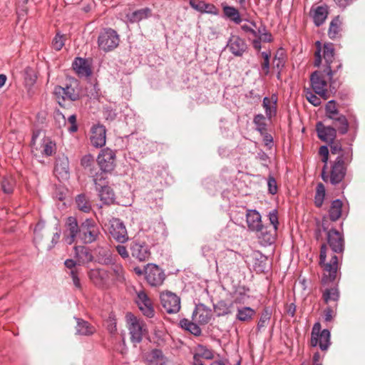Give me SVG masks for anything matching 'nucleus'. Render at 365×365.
<instances>
[{
  "instance_id": "obj_1",
  "label": "nucleus",
  "mask_w": 365,
  "mask_h": 365,
  "mask_svg": "<svg viewBox=\"0 0 365 365\" xmlns=\"http://www.w3.org/2000/svg\"><path fill=\"white\" fill-rule=\"evenodd\" d=\"M327 245H322L319 255V265L323 269L322 282L323 284L333 282L338 277H340V266L339 258L336 255H331L329 261L327 262Z\"/></svg>"
},
{
  "instance_id": "obj_2",
  "label": "nucleus",
  "mask_w": 365,
  "mask_h": 365,
  "mask_svg": "<svg viewBox=\"0 0 365 365\" xmlns=\"http://www.w3.org/2000/svg\"><path fill=\"white\" fill-rule=\"evenodd\" d=\"M352 158L353 153L350 149L345 150L343 155H338L331 164L330 174L327 175L328 178L325 182L329 180L334 185L341 182L346 175L347 165L351 162Z\"/></svg>"
},
{
  "instance_id": "obj_3",
  "label": "nucleus",
  "mask_w": 365,
  "mask_h": 365,
  "mask_svg": "<svg viewBox=\"0 0 365 365\" xmlns=\"http://www.w3.org/2000/svg\"><path fill=\"white\" fill-rule=\"evenodd\" d=\"M322 51L324 66L326 67L324 71L329 79L330 87L335 89L336 81L334 79V76L341 69L342 63L340 61H334V47L333 43H324Z\"/></svg>"
},
{
  "instance_id": "obj_4",
  "label": "nucleus",
  "mask_w": 365,
  "mask_h": 365,
  "mask_svg": "<svg viewBox=\"0 0 365 365\" xmlns=\"http://www.w3.org/2000/svg\"><path fill=\"white\" fill-rule=\"evenodd\" d=\"M126 319L131 342L139 344L143 340V336L146 334L145 324L131 313L126 314Z\"/></svg>"
},
{
  "instance_id": "obj_5",
  "label": "nucleus",
  "mask_w": 365,
  "mask_h": 365,
  "mask_svg": "<svg viewBox=\"0 0 365 365\" xmlns=\"http://www.w3.org/2000/svg\"><path fill=\"white\" fill-rule=\"evenodd\" d=\"M120 42L119 35L110 29H104L98 37V45L100 49L109 52L115 49Z\"/></svg>"
},
{
  "instance_id": "obj_6",
  "label": "nucleus",
  "mask_w": 365,
  "mask_h": 365,
  "mask_svg": "<svg viewBox=\"0 0 365 365\" xmlns=\"http://www.w3.org/2000/svg\"><path fill=\"white\" fill-rule=\"evenodd\" d=\"M100 235L99 227L93 219H86L81 223L79 240L83 244H91L97 241Z\"/></svg>"
},
{
  "instance_id": "obj_7",
  "label": "nucleus",
  "mask_w": 365,
  "mask_h": 365,
  "mask_svg": "<svg viewBox=\"0 0 365 365\" xmlns=\"http://www.w3.org/2000/svg\"><path fill=\"white\" fill-rule=\"evenodd\" d=\"M330 331L325 329L321 331V324L316 322L312 329L311 345L312 346H319L322 351H327L330 346Z\"/></svg>"
},
{
  "instance_id": "obj_8",
  "label": "nucleus",
  "mask_w": 365,
  "mask_h": 365,
  "mask_svg": "<svg viewBox=\"0 0 365 365\" xmlns=\"http://www.w3.org/2000/svg\"><path fill=\"white\" fill-rule=\"evenodd\" d=\"M312 88L314 93L318 94L323 99L328 98L327 81L329 79L324 71H316L312 73L310 77Z\"/></svg>"
},
{
  "instance_id": "obj_9",
  "label": "nucleus",
  "mask_w": 365,
  "mask_h": 365,
  "mask_svg": "<svg viewBox=\"0 0 365 365\" xmlns=\"http://www.w3.org/2000/svg\"><path fill=\"white\" fill-rule=\"evenodd\" d=\"M54 94L58 104L61 107L65 106L66 101H75L79 98V92L72 85H67L65 88L56 86Z\"/></svg>"
},
{
  "instance_id": "obj_10",
  "label": "nucleus",
  "mask_w": 365,
  "mask_h": 365,
  "mask_svg": "<svg viewBox=\"0 0 365 365\" xmlns=\"http://www.w3.org/2000/svg\"><path fill=\"white\" fill-rule=\"evenodd\" d=\"M66 229L63 232V240L68 245L73 244L76 238H80L81 224L78 225V221L74 217H68L65 224Z\"/></svg>"
},
{
  "instance_id": "obj_11",
  "label": "nucleus",
  "mask_w": 365,
  "mask_h": 365,
  "mask_svg": "<svg viewBox=\"0 0 365 365\" xmlns=\"http://www.w3.org/2000/svg\"><path fill=\"white\" fill-rule=\"evenodd\" d=\"M88 277L98 288H107L110 284V274L104 269H92L88 272Z\"/></svg>"
},
{
  "instance_id": "obj_12",
  "label": "nucleus",
  "mask_w": 365,
  "mask_h": 365,
  "mask_svg": "<svg viewBox=\"0 0 365 365\" xmlns=\"http://www.w3.org/2000/svg\"><path fill=\"white\" fill-rule=\"evenodd\" d=\"M97 160L102 173L111 172L115 166V153L111 149H103L98 155Z\"/></svg>"
},
{
  "instance_id": "obj_13",
  "label": "nucleus",
  "mask_w": 365,
  "mask_h": 365,
  "mask_svg": "<svg viewBox=\"0 0 365 365\" xmlns=\"http://www.w3.org/2000/svg\"><path fill=\"white\" fill-rule=\"evenodd\" d=\"M163 307L169 314L177 313L180 309V299L171 292H163L160 294Z\"/></svg>"
},
{
  "instance_id": "obj_14",
  "label": "nucleus",
  "mask_w": 365,
  "mask_h": 365,
  "mask_svg": "<svg viewBox=\"0 0 365 365\" xmlns=\"http://www.w3.org/2000/svg\"><path fill=\"white\" fill-rule=\"evenodd\" d=\"M327 243L334 253H342L344 250V239L342 233L331 229L327 234Z\"/></svg>"
},
{
  "instance_id": "obj_15",
  "label": "nucleus",
  "mask_w": 365,
  "mask_h": 365,
  "mask_svg": "<svg viewBox=\"0 0 365 365\" xmlns=\"http://www.w3.org/2000/svg\"><path fill=\"white\" fill-rule=\"evenodd\" d=\"M131 255L139 261H145L148 259L150 252L148 246L144 242L138 240H133L130 245Z\"/></svg>"
},
{
  "instance_id": "obj_16",
  "label": "nucleus",
  "mask_w": 365,
  "mask_h": 365,
  "mask_svg": "<svg viewBox=\"0 0 365 365\" xmlns=\"http://www.w3.org/2000/svg\"><path fill=\"white\" fill-rule=\"evenodd\" d=\"M136 303L144 316L148 318L154 317L155 311L151 300L144 291L138 292Z\"/></svg>"
},
{
  "instance_id": "obj_17",
  "label": "nucleus",
  "mask_w": 365,
  "mask_h": 365,
  "mask_svg": "<svg viewBox=\"0 0 365 365\" xmlns=\"http://www.w3.org/2000/svg\"><path fill=\"white\" fill-rule=\"evenodd\" d=\"M110 233L111 236L120 243H124L128 239L126 228L119 219H113L112 220Z\"/></svg>"
},
{
  "instance_id": "obj_18",
  "label": "nucleus",
  "mask_w": 365,
  "mask_h": 365,
  "mask_svg": "<svg viewBox=\"0 0 365 365\" xmlns=\"http://www.w3.org/2000/svg\"><path fill=\"white\" fill-rule=\"evenodd\" d=\"M229 51L235 56H242L247 50V45L244 39L238 36H232L227 44Z\"/></svg>"
},
{
  "instance_id": "obj_19",
  "label": "nucleus",
  "mask_w": 365,
  "mask_h": 365,
  "mask_svg": "<svg viewBox=\"0 0 365 365\" xmlns=\"http://www.w3.org/2000/svg\"><path fill=\"white\" fill-rule=\"evenodd\" d=\"M91 144L96 148H101L106 144V130L102 125H95L91 129Z\"/></svg>"
},
{
  "instance_id": "obj_20",
  "label": "nucleus",
  "mask_w": 365,
  "mask_h": 365,
  "mask_svg": "<svg viewBox=\"0 0 365 365\" xmlns=\"http://www.w3.org/2000/svg\"><path fill=\"white\" fill-rule=\"evenodd\" d=\"M257 232V237L259 240V242L262 246H268L271 245L275 242L276 236H277V230L269 227L262 226L259 230L256 231Z\"/></svg>"
},
{
  "instance_id": "obj_21",
  "label": "nucleus",
  "mask_w": 365,
  "mask_h": 365,
  "mask_svg": "<svg viewBox=\"0 0 365 365\" xmlns=\"http://www.w3.org/2000/svg\"><path fill=\"white\" fill-rule=\"evenodd\" d=\"M145 278L151 286L155 287L160 285L165 279L163 271L156 265L146 269Z\"/></svg>"
},
{
  "instance_id": "obj_22",
  "label": "nucleus",
  "mask_w": 365,
  "mask_h": 365,
  "mask_svg": "<svg viewBox=\"0 0 365 365\" xmlns=\"http://www.w3.org/2000/svg\"><path fill=\"white\" fill-rule=\"evenodd\" d=\"M81 165L86 168L89 169V175L93 178V180L95 185H98V181H102L105 180L103 173H96V170L92 168V165L94 164V158L92 155L88 154L84 155L81 160Z\"/></svg>"
},
{
  "instance_id": "obj_23",
  "label": "nucleus",
  "mask_w": 365,
  "mask_h": 365,
  "mask_svg": "<svg viewBox=\"0 0 365 365\" xmlns=\"http://www.w3.org/2000/svg\"><path fill=\"white\" fill-rule=\"evenodd\" d=\"M211 360L214 358V351L205 345L199 344L195 349L192 365H204L201 359Z\"/></svg>"
},
{
  "instance_id": "obj_24",
  "label": "nucleus",
  "mask_w": 365,
  "mask_h": 365,
  "mask_svg": "<svg viewBox=\"0 0 365 365\" xmlns=\"http://www.w3.org/2000/svg\"><path fill=\"white\" fill-rule=\"evenodd\" d=\"M317 132L320 140L329 143L336 139V128L331 126H324L322 122L317 124Z\"/></svg>"
},
{
  "instance_id": "obj_25",
  "label": "nucleus",
  "mask_w": 365,
  "mask_h": 365,
  "mask_svg": "<svg viewBox=\"0 0 365 365\" xmlns=\"http://www.w3.org/2000/svg\"><path fill=\"white\" fill-rule=\"evenodd\" d=\"M189 4L193 9L202 14L212 15H217L219 14L218 9L212 4L206 3L203 1L190 0Z\"/></svg>"
},
{
  "instance_id": "obj_26",
  "label": "nucleus",
  "mask_w": 365,
  "mask_h": 365,
  "mask_svg": "<svg viewBox=\"0 0 365 365\" xmlns=\"http://www.w3.org/2000/svg\"><path fill=\"white\" fill-rule=\"evenodd\" d=\"M211 317V309L202 304H197L192 313L193 319L202 324H207Z\"/></svg>"
},
{
  "instance_id": "obj_27",
  "label": "nucleus",
  "mask_w": 365,
  "mask_h": 365,
  "mask_svg": "<svg viewBox=\"0 0 365 365\" xmlns=\"http://www.w3.org/2000/svg\"><path fill=\"white\" fill-rule=\"evenodd\" d=\"M277 97L273 94L269 97H264L262 101V106L264 109L266 117L271 120L277 115Z\"/></svg>"
},
{
  "instance_id": "obj_28",
  "label": "nucleus",
  "mask_w": 365,
  "mask_h": 365,
  "mask_svg": "<svg viewBox=\"0 0 365 365\" xmlns=\"http://www.w3.org/2000/svg\"><path fill=\"white\" fill-rule=\"evenodd\" d=\"M100 182L101 181H98V185H95L96 190H98L100 200L103 201L104 204L109 205L114 200V192L109 186L103 185L100 183Z\"/></svg>"
},
{
  "instance_id": "obj_29",
  "label": "nucleus",
  "mask_w": 365,
  "mask_h": 365,
  "mask_svg": "<svg viewBox=\"0 0 365 365\" xmlns=\"http://www.w3.org/2000/svg\"><path fill=\"white\" fill-rule=\"evenodd\" d=\"M247 224L252 231H257L262 226L261 215L255 210H250L246 215Z\"/></svg>"
},
{
  "instance_id": "obj_30",
  "label": "nucleus",
  "mask_w": 365,
  "mask_h": 365,
  "mask_svg": "<svg viewBox=\"0 0 365 365\" xmlns=\"http://www.w3.org/2000/svg\"><path fill=\"white\" fill-rule=\"evenodd\" d=\"M54 172L62 178H67L69 174V161L66 156H58L56 159Z\"/></svg>"
},
{
  "instance_id": "obj_31",
  "label": "nucleus",
  "mask_w": 365,
  "mask_h": 365,
  "mask_svg": "<svg viewBox=\"0 0 365 365\" xmlns=\"http://www.w3.org/2000/svg\"><path fill=\"white\" fill-rule=\"evenodd\" d=\"M73 68L81 77H88L91 74V71L86 61L82 58H76L73 63Z\"/></svg>"
},
{
  "instance_id": "obj_32",
  "label": "nucleus",
  "mask_w": 365,
  "mask_h": 365,
  "mask_svg": "<svg viewBox=\"0 0 365 365\" xmlns=\"http://www.w3.org/2000/svg\"><path fill=\"white\" fill-rule=\"evenodd\" d=\"M110 268V284L113 283H123L125 280V271L120 264H111Z\"/></svg>"
},
{
  "instance_id": "obj_33",
  "label": "nucleus",
  "mask_w": 365,
  "mask_h": 365,
  "mask_svg": "<svg viewBox=\"0 0 365 365\" xmlns=\"http://www.w3.org/2000/svg\"><path fill=\"white\" fill-rule=\"evenodd\" d=\"M256 314V311L250 307H238L237 309L236 319L248 322L252 320Z\"/></svg>"
},
{
  "instance_id": "obj_34",
  "label": "nucleus",
  "mask_w": 365,
  "mask_h": 365,
  "mask_svg": "<svg viewBox=\"0 0 365 365\" xmlns=\"http://www.w3.org/2000/svg\"><path fill=\"white\" fill-rule=\"evenodd\" d=\"M145 360L148 365H158L165 362V357L161 350L155 349L146 353Z\"/></svg>"
},
{
  "instance_id": "obj_35",
  "label": "nucleus",
  "mask_w": 365,
  "mask_h": 365,
  "mask_svg": "<svg viewBox=\"0 0 365 365\" xmlns=\"http://www.w3.org/2000/svg\"><path fill=\"white\" fill-rule=\"evenodd\" d=\"M77 325L76 327V334L83 336H89L94 333L95 328L91 326L88 322L81 319H76Z\"/></svg>"
},
{
  "instance_id": "obj_36",
  "label": "nucleus",
  "mask_w": 365,
  "mask_h": 365,
  "mask_svg": "<svg viewBox=\"0 0 365 365\" xmlns=\"http://www.w3.org/2000/svg\"><path fill=\"white\" fill-rule=\"evenodd\" d=\"M328 15V11L326 7L322 6H317L314 11L312 18L314 24L319 26L324 24Z\"/></svg>"
},
{
  "instance_id": "obj_37",
  "label": "nucleus",
  "mask_w": 365,
  "mask_h": 365,
  "mask_svg": "<svg viewBox=\"0 0 365 365\" xmlns=\"http://www.w3.org/2000/svg\"><path fill=\"white\" fill-rule=\"evenodd\" d=\"M331 120H333L334 125L336 127V130L339 133L344 135L348 132L349 125L345 115L339 114Z\"/></svg>"
},
{
  "instance_id": "obj_38",
  "label": "nucleus",
  "mask_w": 365,
  "mask_h": 365,
  "mask_svg": "<svg viewBox=\"0 0 365 365\" xmlns=\"http://www.w3.org/2000/svg\"><path fill=\"white\" fill-rule=\"evenodd\" d=\"M76 204L78 209L85 213H88L92 210L91 202L85 194H80L76 196Z\"/></svg>"
},
{
  "instance_id": "obj_39",
  "label": "nucleus",
  "mask_w": 365,
  "mask_h": 365,
  "mask_svg": "<svg viewBox=\"0 0 365 365\" xmlns=\"http://www.w3.org/2000/svg\"><path fill=\"white\" fill-rule=\"evenodd\" d=\"M343 203L341 200L337 199L334 200L329 210V216L331 221L335 222L341 216V209Z\"/></svg>"
},
{
  "instance_id": "obj_40",
  "label": "nucleus",
  "mask_w": 365,
  "mask_h": 365,
  "mask_svg": "<svg viewBox=\"0 0 365 365\" xmlns=\"http://www.w3.org/2000/svg\"><path fill=\"white\" fill-rule=\"evenodd\" d=\"M224 16L229 19L230 21L235 22L237 24H239L242 21V18L240 16L239 11L230 6L225 5L222 6Z\"/></svg>"
},
{
  "instance_id": "obj_41",
  "label": "nucleus",
  "mask_w": 365,
  "mask_h": 365,
  "mask_svg": "<svg viewBox=\"0 0 365 365\" xmlns=\"http://www.w3.org/2000/svg\"><path fill=\"white\" fill-rule=\"evenodd\" d=\"M77 257L83 263H88L93 260V256L88 247L83 246L75 247Z\"/></svg>"
},
{
  "instance_id": "obj_42",
  "label": "nucleus",
  "mask_w": 365,
  "mask_h": 365,
  "mask_svg": "<svg viewBox=\"0 0 365 365\" xmlns=\"http://www.w3.org/2000/svg\"><path fill=\"white\" fill-rule=\"evenodd\" d=\"M96 261L99 264L109 265L113 264V258L109 250L100 248L96 255Z\"/></svg>"
},
{
  "instance_id": "obj_43",
  "label": "nucleus",
  "mask_w": 365,
  "mask_h": 365,
  "mask_svg": "<svg viewBox=\"0 0 365 365\" xmlns=\"http://www.w3.org/2000/svg\"><path fill=\"white\" fill-rule=\"evenodd\" d=\"M151 13V10L148 8L141 9L133 11L128 15V19L131 23L138 22L143 19L148 18Z\"/></svg>"
},
{
  "instance_id": "obj_44",
  "label": "nucleus",
  "mask_w": 365,
  "mask_h": 365,
  "mask_svg": "<svg viewBox=\"0 0 365 365\" xmlns=\"http://www.w3.org/2000/svg\"><path fill=\"white\" fill-rule=\"evenodd\" d=\"M56 150V143L49 138H43L41 144V152L45 156H51Z\"/></svg>"
},
{
  "instance_id": "obj_45",
  "label": "nucleus",
  "mask_w": 365,
  "mask_h": 365,
  "mask_svg": "<svg viewBox=\"0 0 365 365\" xmlns=\"http://www.w3.org/2000/svg\"><path fill=\"white\" fill-rule=\"evenodd\" d=\"M233 303H227L221 300L214 305V310L217 316H225L232 313Z\"/></svg>"
},
{
  "instance_id": "obj_46",
  "label": "nucleus",
  "mask_w": 365,
  "mask_h": 365,
  "mask_svg": "<svg viewBox=\"0 0 365 365\" xmlns=\"http://www.w3.org/2000/svg\"><path fill=\"white\" fill-rule=\"evenodd\" d=\"M341 22L339 16L335 17L330 23L328 35L334 39L340 36Z\"/></svg>"
},
{
  "instance_id": "obj_47",
  "label": "nucleus",
  "mask_w": 365,
  "mask_h": 365,
  "mask_svg": "<svg viewBox=\"0 0 365 365\" xmlns=\"http://www.w3.org/2000/svg\"><path fill=\"white\" fill-rule=\"evenodd\" d=\"M180 327L190 332L195 336H200L201 334V329L196 324L190 322L187 319H182L180 321Z\"/></svg>"
},
{
  "instance_id": "obj_48",
  "label": "nucleus",
  "mask_w": 365,
  "mask_h": 365,
  "mask_svg": "<svg viewBox=\"0 0 365 365\" xmlns=\"http://www.w3.org/2000/svg\"><path fill=\"white\" fill-rule=\"evenodd\" d=\"M322 298L325 303L331 301L336 302L339 298V292L337 287L325 289L322 294Z\"/></svg>"
},
{
  "instance_id": "obj_49",
  "label": "nucleus",
  "mask_w": 365,
  "mask_h": 365,
  "mask_svg": "<svg viewBox=\"0 0 365 365\" xmlns=\"http://www.w3.org/2000/svg\"><path fill=\"white\" fill-rule=\"evenodd\" d=\"M272 316V310L269 307H264L261 313L259 322L257 325V331L267 326Z\"/></svg>"
},
{
  "instance_id": "obj_50",
  "label": "nucleus",
  "mask_w": 365,
  "mask_h": 365,
  "mask_svg": "<svg viewBox=\"0 0 365 365\" xmlns=\"http://www.w3.org/2000/svg\"><path fill=\"white\" fill-rule=\"evenodd\" d=\"M325 114L327 118L330 120L341 114L336 106L335 101L331 100L327 102L325 106Z\"/></svg>"
},
{
  "instance_id": "obj_51",
  "label": "nucleus",
  "mask_w": 365,
  "mask_h": 365,
  "mask_svg": "<svg viewBox=\"0 0 365 365\" xmlns=\"http://www.w3.org/2000/svg\"><path fill=\"white\" fill-rule=\"evenodd\" d=\"M319 154L322 157V162L324 163V166L322 169V178L324 181H326L328 178V176L326 173L327 165L329 160V149L326 145H322L319 148Z\"/></svg>"
},
{
  "instance_id": "obj_52",
  "label": "nucleus",
  "mask_w": 365,
  "mask_h": 365,
  "mask_svg": "<svg viewBox=\"0 0 365 365\" xmlns=\"http://www.w3.org/2000/svg\"><path fill=\"white\" fill-rule=\"evenodd\" d=\"M328 143L329 145L331 154H338V155H343L344 151L348 149H350L351 151L353 153L351 145L348 147L342 148L341 143L339 141H336L335 140Z\"/></svg>"
},
{
  "instance_id": "obj_53",
  "label": "nucleus",
  "mask_w": 365,
  "mask_h": 365,
  "mask_svg": "<svg viewBox=\"0 0 365 365\" xmlns=\"http://www.w3.org/2000/svg\"><path fill=\"white\" fill-rule=\"evenodd\" d=\"M1 185V189L4 193L11 194L14 191L15 180L11 177H3Z\"/></svg>"
},
{
  "instance_id": "obj_54",
  "label": "nucleus",
  "mask_w": 365,
  "mask_h": 365,
  "mask_svg": "<svg viewBox=\"0 0 365 365\" xmlns=\"http://www.w3.org/2000/svg\"><path fill=\"white\" fill-rule=\"evenodd\" d=\"M325 187L322 183H319L317 186V190L314 196V203L317 207H320L324 200Z\"/></svg>"
},
{
  "instance_id": "obj_55",
  "label": "nucleus",
  "mask_w": 365,
  "mask_h": 365,
  "mask_svg": "<svg viewBox=\"0 0 365 365\" xmlns=\"http://www.w3.org/2000/svg\"><path fill=\"white\" fill-rule=\"evenodd\" d=\"M253 123L256 126V130L259 133L267 131L266 117L262 114H257L254 117Z\"/></svg>"
},
{
  "instance_id": "obj_56",
  "label": "nucleus",
  "mask_w": 365,
  "mask_h": 365,
  "mask_svg": "<svg viewBox=\"0 0 365 365\" xmlns=\"http://www.w3.org/2000/svg\"><path fill=\"white\" fill-rule=\"evenodd\" d=\"M261 56L263 58V62L261 63V68L265 76L269 73V58L271 56V51H266L261 52Z\"/></svg>"
},
{
  "instance_id": "obj_57",
  "label": "nucleus",
  "mask_w": 365,
  "mask_h": 365,
  "mask_svg": "<svg viewBox=\"0 0 365 365\" xmlns=\"http://www.w3.org/2000/svg\"><path fill=\"white\" fill-rule=\"evenodd\" d=\"M317 93H314L311 90L306 89L304 91V96L306 99L313 106H319L321 104V97H318Z\"/></svg>"
},
{
  "instance_id": "obj_58",
  "label": "nucleus",
  "mask_w": 365,
  "mask_h": 365,
  "mask_svg": "<svg viewBox=\"0 0 365 365\" xmlns=\"http://www.w3.org/2000/svg\"><path fill=\"white\" fill-rule=\"evenodd\" d=\"M65 44V38L63 35L56 34L52 41V46L56 51H60Z\"/></svg>"
},
{
  "instance_id": "obj_59",
  "label": "nucleus",
  "mask_w": 365,
  "mask_h": 365,
  "mask_svg": "<svg viewBox=\"0 0 365 365\" xmlns=\"http://www.w3.org/2000/svg\"><path fill=\"white\" fill-rule=\"evenodd\" d=\"M268 218L270 224L272 225V228L277 230L279 225L277 210H273L270 211L268 214Z\"/></svg>"
},
{
  "instance_id": "obj_60",
  "label": "nucleus",
  "mask_w": 365,
  "mask_h": 365,
  "mask_svg": "<svg viewBox=\"0 0 365 365\" xmlns=\"http://www.w3.org/2000/svg\"><path fill=\"white\" fill-rule=\"evenodd\" d=\"M68 274L71 277L75 287L78 289H81L82 286H81V281H80V279L78 277V271L77 269H71L68 272Z\"/></svg>"
},
{
  "instance_id": "obj_61",
  "label": "nucleus",
  "mask_w": 365,
  "mask_h": 365,
  "mask_svg": "<svg viewBox=\"0 0 365 365\" xmlns=\"http://www.w3.org/2000/svg\"><path fill=\"white\" fill-rule=\"evenodd\" d=\"M316 46H317V50L314 53L315 59H314V66L319 67L320 66V64L322 63V56H321V51H322L321 43L319 41H317Z\"/></svg>"
},
{
  "instance_id": "obj_62",
  "label": "nucleus",
  "mask_w": 365,
  "mask_h": 365,
  "mask_svg": "<svg viewBox=\"0 0 365 365\" xmlns=\"http://www.w3.org/2000/svg\"><path fill=\"white\" fill-rule=\"evenodd\" d=\"M267 186L269 192L272 195H274L277 192V185L276 180L272 176H269L267 180Z\"/></svg>"
},
{
  "instance_id": "obj_63",
  "label": "nucleus",
  "mask_w": 365,
  "mask_h": 365,
  "mask_svg": "<svg viewBox=\"0 0 365 365\" xmlns=\"http://www.w3.org/2000/svg\"><path fill=\"white\" fill-rule=\"evenodd\" d=\"M241 28L245 32L250 33L253 36L257 37V31L255 29H257V25L255 22H250V24H244Z\"/></svg>"
},
{
  "instance_id": "obj_64",
  "label": "nucleus",
  "mask_w": 365,
  "mask_h": 365,
  "mask_svg": "<svg viewBox=\"0 0 365 365\" xmlns=\"http://www.w3.org/2000/svg\"><path fill=\"white\" fill-rule=\"evenodd\" d=\"M68 123L71 125L68 128V130L70 133H74L76 132L78 130V125L76 123V115H71L68 118Z\"/></svg>"
}]
</instances>
